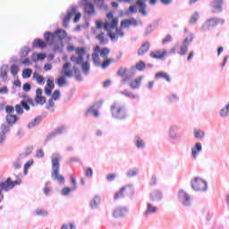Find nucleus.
<instances>
[{
  "mask_svg": "<svg viewBox=\"0 0 229 229\" xmlns=\"http://www.w3.org/2000/svg\"><path fill=\"white\" fill-rule=\"evenodd\" d=\"M129 212L130 209L128 208V207L119 206L113 210V217H114V219H124V217L128 216Z\"/></svg>",
  "mask_w": 229,
  "mask_h": 229,
  "instance_id": "obj_6",
  "label": "nucleus"
},
{
  "mask_svg": "<svg viewBox=\"0 0 229 229\" xmlns=\"http://www.w3.org/2000/svg\"><path fill=\"white\" fill-rule=\"evenodd\" d=\"M78 12V6L77 5H72L70 9H68L66 15L63 19V26L64 28H69V22L71 21V17L73 15V22H80V19H81V13Z\"/></svg>",
  "mask_w": 229,
  "mask_h": 229,
  "instance_id": "obj_1",
  "label": "nucleus"
},
{
  "mask_svg": "<svg viewBox=\"0 0 229 229\" xmlns=\"http://www.w3.org/2000/svg\"><path fill=\"white\" fill-rule=\"evenodd\" d=\"M52 160V180H58V153H54L51 156Z\"/></svg>",
  "mask_w": 229,
  "mask_h": 229,
  "instance_id": "obj_8",
  "label": "nucleus"
},
{
  "mask_svg": "<svg viewBox=\"0 0 229 229\" xmlns=\"http://www.w3.org/2000/svg\"><path fill=\"white\" fill-rule=\"evenodd\" d=\"M31 74H33V70L30 68L23 69L22 71V78L26 80L27 78H31Z\"/></svg>",
  "mask_w": 229,
  "mask_h": 229,
  "instance_id": "obj_40",
  "label": "nucleus"
},
{
  "mask_svg": "<svg viewBox=\"0 0 229 229\" xmlns=\"http://www.w3.org/2000/svg\"><path fill=\"white\" fill-rule=\"evenodd\" d=\"M94 3L98 8H105V0H94Z\"/></svg>",
  "mask_w": 229,
  "mask_h": 229,
  "instance_id": "obj_63",
  "label": "nucleus"
},
{
  "mask_svg": "<svg viewBox=\"0 0 229 229\" xmlns=\"http://www.w3.org/2000/svg\"><path fill=\"white\" fill-rule=\"evenodd\" d=\"M103 101L95 102L85 112V115H93L94 117H99V108H101Z\"/></svg>",
  "mask_w": 229,
  "mask_h": 229,
  "instance_id": "obj_7",
  "label": "nucleus"
},
{
  "mask_svg": "<svg viewBox=\"0 0 229 229\" xmlns=\"http://www.w3.org/2000/svg\"><path fill=\"white\" fill-rule=\"evenodd\" d=\"M193 135L198 140H203L205 139V131L202 130L194 129Z\"/></svg>",
  "mask_w": 229,
  "mask_h": 229,
  "instance_id": "obj_33",
  "label": "nucleus"
},
{
  "mask_svg": "<svg viewBox=\"0 0 229 229\" xmlns=\"http://www.w3.org/2000/svg\"><path fill=\"white\" fill-rule=\"evenodd\" d=\"M19 71H21V68H19V65L13 64L11 66V74H13V76H17V74H19Z\"/></svg>",
  "mask_w": 229,
  "mask_h": 229,
  "instance_id": "obj_47",
  "label": "nucleus"
},
{
  "mask_svg": "<svg viewBox=\"0 0 229 229\" xmlns=\"http://www.w3.org/2000/svg\"><path fill=\"white\" fill-rule=\"evenodd\" d=\"M228 113L229 111L224 106L222 109H220L219 115L222 117V119H226V117H228Z\"/></svg>",
  "mask_w": 229,
  "mask_h": 229,
  "instance_id": "obj_50",
  "label": "nucleus"
},
{
  "mask_svg": "<svg viewBox=\"0 0 229 229\" xmlns=\"http://www.w3.org/2000/svg\"><path fill=\"white\" fill-rule=\"evenodd\" d=\"M181 127L178 124H172L169 129L168 131L173 132V133H177L178 131H180Z\"/></svg>",
  "mask_w": 229,
  "mask_h": 229,
  "instance_id": "obj_48",
  "label": "nucleus"
},
{
  "mask_svg": "<svg viewBox=\"0 0 229 229\" xmlns=\"http://www.w3.org/2000/svg\"><path fill=\"white\" fill-rule=\"evenodd\" d=\"M144 79V76H140L136 78L132 82L130 83L131 89L133 90H136L137 89H140V84L142 83V80Z\"/></svg>",
  "mask_w": 229,
  "mask_h": 229,
  "instance_id": "obj_24",
  "label": "nucleus"
},
{
  "mask_svg": "<svg viewBox=\"0 0 229 229\" xmlns=\"http://www.w3.org/2000/svg\"><path fill=\"white\" fill-rule=\"evenodd\" d=\"M132 142L138 149H146V140H144V138L142 136L137 134L133 137Z\"/></svg>",
  "mask_w": 229,
  "mask_h": 229,
  "instance_id": "obj_12",
  "label": "nucleus"
},
{
  "mask_svg": "<svg viewBox=\"0 0 229 229\" xmlns=\"http://www.w3.org/2000/svg\"><path fill=\"white\" fill-rule=\"evenodd\" d=\"M71 40H72V38H71V36L67 35V31L59 29L58 30V42H61V44H64V42L65 44H69V42H71Z\"/></svg>",
  "mask_w": 229,
  "mask_h": 229,
  "instance_id": "obj_14",
  "label": "nucleus"
},
{
  "mask_svg": "<svg viewBox=\"0 0 229 229\" xmlns=\"http://www.w3.org/2000/svg\"><path fill=\"white\" fill-rule=\"evenodd\" d=\"M178 99H180V96H178V94L176 93H170L168 95V100L170 101V103H176Z\"/></svg>",
  "mask_w": 229,
  "mask_h": 229,
  "instance_id": "obj_44",
  "label": "nucleus"
},
{
  "mask_svg": "<svg viewBox=\"0 0 229 229\" xmlns=\"http://www.w3.org/2000/svg\"><path fill=\"white\" fill-rule=\"evenodd\" d=\"M33 165V160H29L25 165L23 168L24 174H28V170Z\"/></svg>",
  "mask_w": 229,
  "mask_h": 229,
  "instance_id": "obj_52",
  "label": "nucleus"
},
{
  "mask_svg": "<svg viewBox=\"0 0 229 229\" xmlns=\"http://www.w3.org/2000/svg\"><path fill=\"white\" fill-rule=\"evenodd\" d=\"M58 37V29H56L54 33L50 31H47L44 33L45 42L47 46H53L55 44V38Z\"/></svg>",
  "mask_w": 229,
  "mask_h": 229,
  "instance_id": "obj_11",
  "label": "nucleus"
},
{
  "mask_svg": "<svg viewBox=\"0 0 229 229\" xmlns=\"http://www.w3.org/2000/svg\"><path fill=\"white\" fill-rule=\"evenodd\" d=\"M218 24H225V19L212 17L208 19L200 27V31H210V30L216 29Z\"/></svg>",
  "mask_w": 229,
  "mask_h": 229,
  "instance_id": "obj_4",
  "label": "nucleus"
},
{
  "mask_svg": "<svg viewBox=\"0 0 229 229\" xmlns=\"http://www.w3.org/2000/svg\"><path fill=\"white\" fill-rule=\"evenodd\" d=\"M125 174L127 178H135V176H139V168L138 167L130 168Z\"/></svg>",
  "mask_w": 229,
  "mask_h": 229,
  "instance_id": "obj_29",
  "label": "nucleus"
},
{
  "mask_svg": "<svg viewBox=\"0 0 229 229\" xmlns=\"http://www.w3.org/2000/svg\"><path fill=\"white\" fill-rule=\"evenodd\" d=\"M149 42H145L141 45V47L138 49V55L139 56H144V55H146V53H148L149 51Z\"/></svg>",
  "mask_w": 229,
  "mask_h": 229,
  "instance_id": "obj_23",
  "label": "nucleus"
},
{
  "mask_svg": "<svg viewBox=\"0 0 229 229\" xmlns=\"http://www.w3.org/2000/svg\"><path fill=\"white\" fill-rule=\"evenodd\" d=\"M135 69L139 71L140 72H142L144 69H146V63L143 61H140L135 64Z\"/></svg>",
  "mask_w": 229,
  "mask_h": 229,
  "instance_id": "obj_42",
  "label": "nucleus"
},
{
  "mask_svg": "<svg viewBox=\"0 0 229 229\" xmlns=\"http://www.w3.org/2000/svg\"><path fill=\"white\" fill-rule=\"evenodd\" d=\"M0 189L2 190V192L12 191L13 189V181H12V178L8 177L4 182H1Z\"/></svg>",
  "mask_w": 229,
  "mask_h": 229,
  "instance_id": "obj_15",
  "label": "nucleus"
},
{
  "mask_svg": "<svg viewBox=\"0 0 229 229\" xmlns=\"http://www.w3.org/2000/svg\"><path fill=\"white\" fill-rule=\"evenodd\" d=\"M191 187L195 192H207L208 182L200 177H194L191 180Z\"/></svg>",
  "mask_w": 229,
  "mask_h": 229,
  "instance_id": "obj_2",
  "label": "nucleus"
},
{
  "mask_svg": "<svg viewBox=\"0 0 229 229\" xmlns=\"http://www.w3.org/2000/svg\"><path fill=\"white\" fill-rule=\"evenodd\" d=\"M158 182V179L157 178V175L153 174L151 175L149 185L150 187H155Z\"/></svg>",
  "mask_w": 229,
  "mask_h": 229,
  "instance_id": "obj_60",
  "label": "nucleus"
},
{
  "mask_svg": "<svg viewBox=\"0 0 229 229\" xmlns=\"http://www.w3.org/2000/svg\"><path fill=\"white\" fill-rule=\"evenodd\" d=\"M158 27V20H156L152 22V24H149L148 27L145 28V32L143 36L148 37V35H151L153 31H155V28Z\"/></svg>",
  "mask_w": 229,
  "mask_h": 229,
  "instance_id": "obj_18",
  "label": "nucleus"
},
{
  "mask_svg": "<svg viewBox=\"0 0 229 229\" xmlns=\"http://www.w3.org/2000/svg\"><path fill=\"white\" fill-rule=\"evenodd\" d=\"M36 216H39L41 217H47L48 216L47 211L44 209H38L35 211Z\"/></svg>",
  "mask_w": 229,
  "mask_h": 229,
  "instance_id": "obj_57",
  "label": "nucleus"
},
{
  "mask_svg": "<svg viewBox=\"0 0 229 229\" xmlns=\"http://www.w3.org/2000/svg\"><path fill=\"white\" fill-rule=\"evenodd\" d=\"M96 39L98 40L100 46H106L108 44V38L106 37L105 32L97 35Z\"/></svg>",
  "mask_w": 229,
  "mask_h": 229,
  "instance_id": "obj_26",
  "label": "nucleus"
},
{
  "mask_svg": "<svg viewBox=\"0 0 229 229\" xmlns=\"http://www.w3.org/2000/svg\"><path fill=\"white\" fill-rule=\"evenodd\" d=\"M33 47H37L38 49H46L47 47V43L41 38H36L32 43Z\"/></svg>",
  "mask_w": 229,
  "mask_h": 229,
  "instance_id": "obj_20",
  "label": "nucleus"
},
{
  "mask_svg": "<svg viewBox=\"0 0 229 229\" xmlns=\"http://www.w3.org/2000/svg\"><path fill=\"white\" fill-rule=\"evenodd\" d=\"M56 135H58V131H55L51 133H49L45 140V142H49V140H51L52 139H55V137H56Z\"/></svg>",
  "mask_w": 229,
  "mask_h": 229,
  "instance_id": "obj_53",
  "label": "nucleus"
},
{
  "mask_svg": "<svg viewBox=\"0 0 229 229\" xmlns=\"http://www.w3.org/2000/svg\"><path fill=\"white\" fill-rule=\"evenodd\" d=\"M108 55H110V48L105 47L100 52V56L102 58H105Z\"/></svg>",
  "mask_w": 229,
  "mask_h": 229,
  "instance_id": "obj_61",
  "label": "nucleus"
},
{
  "mask_svg": "<svg viewBox=\"0 0 229 229\" xmlns=\"http://www.w3.org/2000/svg\"><path fill=\"white\" fill-rule=\"evenodd\" d=\"M64 85H67V80L65 76H62L58 78V87H64Z\"/></svg>",
  "mask_w": 229,
  "mask_h": 229,
  "instance_id": "obj_58",
  "label": "nucleus"
},
{
  "mask_svg": "<svg viewBox=\"0 0 229 229\" xmlns=\"http://www.w3.org/2000/svg\"><path fill=\"white\" fill-rule=\"evenodd\" d=\"M35 101L38 105H44L46 103V97H35Z\"/></svg>",
  "mask_w": 229,
  "mask_h": 229,
  "instance_id": "obj_54",
  "label": "nucleus"
},
{
  "mask_svg": "<svg viewBox=\"0 0 229 229\" xmlns=\"http://www.w3.org/2000/svg\"><path fill=\"white\" fill-rule=\"evenodd\" d=\"M81 65V71L85 76L89 75L90 72V63L89 61H83Z\"/></svg>",
  "mask_w": 229,
  "mask_h": 229,
  "instance_id": "obj_30",
  "label": "nucleus"
},
{
  "mask_svg": "<svg viewBox=\"0 0 229 229\" xmlns=\"http://www.w3.org/2000/svg\"><path fill=\"white\" fill-rule=\"evenodd\" d=\"M118 25H119V18L114 17L113 18L111 23H109V28L110 30H115V28H117Z\"/></svg>",
  "mask_w": 229,
  "mask_h": 229,
  "instance_id": "obj_45",
  "label": "nucleus"
},
{
  "mask_svg": "<svg viewBox=\"0 0 229 229\" xmlns=\"http://www.w3.org/2000/svg\"><path fill=\"white\" fill-rule=\"evenodd\" d=\"M128 72V69L124 67H120L116 72L117 76H121V78H124V74Z\"/></svg>",
  "mask_w": 229,
  "mask_h": 229,
  "instance_id": "obj_51",
  "label": "nucleus"
},
{
  "mask_svg": "<svg viewBox=\"0 0 229 229\" xmlns=\"http://www.w3.org/2000/svg\"><path fill=\"white\" fill-rule=\"evenodd\" d=\"M30 51H31V49H30V47H23L20 51L21 57L26 58V56H28Z\"/></svg>",
  "mask_w": 229,
  "mask_h": 229,
  "instance_id": "obj_39",
  "label": "nucleus"
},
{
  "mask_svg": "<svg viewBox=\"0 0 229 229\" xmlns=\"http://www.w3.org/2000/svg\"><path fill=\"white\" fill-rule=\"evenodd\" d=\"M33 78L37 81L38 85H44V76L38 74V72H34Z\"/></svg>",
  "mask_w": 229,
  "mask_h": 229,
  "instance_id": "obj_43",
  "label": "nucleus"
},
{
  "mask_svg": "<svg viewBox=\"0 0 229 229\" xmlns=\"http://www.w3.org/2000/svg\"><path fill=\"white\" fill-rule=\"evenodd\" d=\"M192 40H194V38L192 36H190V38H184L182 44L180 47V51L178 52V55H180L181 56H185V55H187V52L189 51V46H191Z\"/></svg>",
  "mask_w": 229,
  "mask_h": 229,
  "instance_id": "obj_10",
  "label": "nucleus"
},
{
  "mask_svg": "<svg viewBox=\"0 0 229 229\" xmlns=\"http://www.w3.org/2000/svg\"><path fill=\"white\" fill-rule=\"evenodd\" d=\"M199 19V14L198 12L194 13L192 16L191 17L189 22L190 24H196V21Z\"/></svg>",
  "mask_w": 229,
  "mask_h": 229,
  "instance_id": "obj_49",
  "label": "nucleus"
},
{
  "mask_svg": "<svg viewBox=\"0 0 229 229\" xmlns=\"http://www.w3.org/2000/svg\"><path fill=\"white\" fill-rule=\"evenodd\" d=\"M79 4L80 6H84V12L88 13V15H94V13H96L94 4L89 2V0H81Z\"/></svg>",
  "mask_w": 229,
  "mask_h": 229,
  "instance_id": "obj_9",
  "label": "nucleus"
},
{
  "mask_svg": "<svg viewBox=\"0 0 229 229\" xmlns=\"http://www.w3.org/2000/svg\"><path fill=\"white\" fill-rule=\"evenodd\" d=\"M168 137H169L170 140H181V139H182V136H180V134H178V132L168 131Z\"/></svg>",
  "mask_w": 229,
  "mask_h": 229,
  "instance_id": "obj_41",
  "label": "nucleus"
},
{
  "mask_svg": "<svg viewBox=\"0 0 229 229\" xmlns=\"http://www.w3.org/2000/svg\"><path fill=\"white\" fill-rule=\"evenodd\" d=\"M43 192L45 196H51V192H53V190L51 189V182H46Z\"/></svg>",
  "mask_w": 229,
  "mask_h": 229,
  "instance_id": "obj_35",
  "label": "nucleus"
},
{
  "mask_svg": "<svg viewBox=\"0 0 229 229\" xmlns=\"http://www.w3.org/2000/svg\"><path fill=\"white\" fill-rule=\"evenodd\" d=\"M178 198L181 201H190L191 195H189V193L185 192V191L180 190L178 192Z\"/></svg>",
  "mask_w": 229,
  "mask_h": 229,
  "instance_id": "obj_28",
  "label": "nucleus"
},
{
  "mask_svg": "<svg viewBox=\"0 0 229 229\" xmlns=\"http://www.w3.org/2000/svg\"><path fill=\"white\" fill-rule=\"evenodd\" d=\"M136 4L140 8L139 13H141L143 17H146V15H148V12L146 11V2H143L142 0H137Z\"/></svg>",
  "mask_w": 229,
  "mask_h": 229,
  "instance_id": "obj_22",
  "label": "nucleus"
},
{
  "mask_svg": "<svg viewBox=\"0 0 229 229\" xmlns=\"http://www.w3.org/2000/svg\"><path fill=\"white\" fill-rule=\"evenodd\" d=\"M58 99V89H55L53 93L52 98L48 100V105L49 106H47V109H49V107H53L55 106V101H56Z\"/></svg>",
  "mask_w": 229,
  "mask_h": 229,
  "instance_id": "obj_34",
  "label": "nucleus"
},
{
  "mask_svg": "<svg viewBox=\"0 0 229 229\" xmlns=\"http://www.w3.org/2000/svg\"><path fill=\"white\" fill-rule=\"evenodd\" d=\"M157 207L153 206V204L148 202L147 203V209L145 210V212H143V216H145V217H148V216H151V214H155L157 213Z\"/></svg>",
  "mask_w": 229,
  "mask_h": 229,
  "instance_id": "obj_21",
  "label": "nucleus"
},
{
  "mask_svg": "<svg viewBox=\"0 0 229 229\" xmlns=\"http://www.w3.org/2000/svg\"><path fill=\"white\" fill-rule=\"evenodd\" d=\"M99 205H101V202H99V201H90L89 202V207L92 210L98 208L99 207Z\"/></svg>",
  "mask_w": 229,
  "mask_h": 229,
  "instance_id": "obj_62",
  "label": "nucleus"
},
{
  "mask_svg": "<svg viewBox=\"0 0 229 229\" xmlns=\"http://www.w3.org/2000/svg\"><path fill=\"white\" fill-rule=\"evenodd\" d=\"M17 115L15 114H7L6 115V122L8 124H15L17 123Z\"/></svg>",
  "mask_w": 229,
  "mask_h": 229,
  "instance_id": "obj_38",
  "label": "nucleus"
},
{
  "mask_svg": "<svg viewBox=\"0 0 229 229\" xmlns=\"http://www.w3.org/2000/svg\"><path fill=\"white\" fill-rule=\"evenodd\" d=\"M135 195V187L133 184H127L120 189L118 192L114 194V199H119L121 198H131Z\"/></svg>",
  "mask_w": 229,
  "mask_h": 229,
  "instance_id": "obj_5",
  "label": "nucleus"
},
{
  "mask_svg": "<svg viewBox=\"0 0 229 229\" xmlns=\"http://www.w3.org/2000/svg\"><path fill=\"white\" fill-rule=\"evenodd\" d=\"M76 191V187H64L61 191L63 196H69L71 192H74Z\"/></svg>",
  "mask_w": 229,
  "mask_h": 229,
  "instance_id": "obj_37",
  "label": "nucleus"
},
{
  "mask_svg": "<svg viewBox=\"0 0 229 229\" xmlns=\"http://www.w3.org/2000/svg\"><path fill=\"white\" fill-rule=\"evenodd\" d=\"M223 0H214L211 3L212 8H214V13H221L223 12Z\"/></svg>",
  "mask_w": 229,
  "mask_h": 229,
  "instance_id": "obj_17",
  "label": "nucleus"
},
{
  "mask_svg": "<svg viewBox=\"0 0 229 229\" xmlns=\"http://www.w3.org/2000/svg\"><path fill=\"white\" fill-rule=\"evenodd\" d=\"M111 114L113 119H116L117 121H124L128 117L126 107L123 106H116L115 104L111 106Z\"/></svg>",
  "mask_w": 229,
  "mask_h": 229,
  "instance_id": "obj_3",
  "label": "nucleus"
},
{
  "mask_svg": "<svg viewBox=\"0 0 229 229\" xmlns=\"http://www.w3.org/2000/svg\"><path fill=\"white\" fill-rule=\"evenodd\" d=\"M120 94H122L123 96H125L126 98H130L131 99L137 98L135 94H133L132 92L128 91V90L121 91Z\"/></svg>",
  "mask_w": 229,
  "mask_h": 229,
  "instance_id": "obj_46",
  "label": "nucleus"
},
{
  "mask_svg": "<svg viewBox=\"0 0 229 229\" xmlns=\"http://www.w3.org/2000/svg\"><path fill=\"white\" fill-rule=\"evenodd\" d=\"M86 174L87 178H92V176L94 174V171L92 170V168L88 167L86 169V174Z\"/></svg>",
  "mask_w": 229,
  "mask_h": 229,
  "instance_id": "obj_64",
  "label": "nucleus"
},
{
  "mask_svg": "<svg viewBox=\"0 0 229 229\" xmlns=\"http://www.w3.org/2000/svg\"><path fill=\"white\" fill-rule=\"evenodd\" d=\"M70 60L72 64H75L76 65H81L82 62H85V57L81 55H72Z\"/></svg>",
  "mask_w": 229,
  "mask_h": 229,
  "instance_id": "obj_31",
  "label": "nucleus"
},
{
  "mask_svg": "<svg viewBox=\"0 0 229 229\" xmlns=\"http://www.w3.org/2000/svg\"><path fill=\"white\" fill-rule=\"evenodd\" d=\"M21 157H18L13 164L14 169H21L22 167V163L21 162Z\"/></svg>",
  "mask_w": 229,
  "mask_h": 229,
  "instance_id": "obj_56",
  "label": "nucleus"
},
{
  "mask_svg": "<svg viewBox=\"0 0 229 229\" xmlns=\"http://www.w3.org/2000/svg\"><path fill=\"white\" fill-rule=\"evenodd\" d=\"M150 199L152 201H160L162 200V191L156 190L150 193Z\"/></svg>",
  "mask_w": 229,
  "mask_h": 229,
  "instance_id": "obj_27",
  "label": "nucleus"
},
{
  "mask_svg": "<svg viewBox=\"0 0 229 229\" xmlns=\"http://www.w3.org/2000/svg\"><path fill=\"white\" fill-rule=\"evenodd\" d=\"M203 151V145L201 142H197L195 145L191 148V158L193 160H198V157H199V153Z\"/></svg>",
  "mask_w": 229,
  "mask_h": 229,
  "instance_id": "obj_13",
  "label": "nucleus"
},
{
  "mask_svg": "<svg viewBox=\"0 0 229 229\" xmlns=\"http://www.w3.org/2000/svg\"><path fill=\"white\" fill-rule=\"evenodd\" d=\"M92 60H93L94 65H96L97 67L101 66V61H100L99 54L93 53L92 54Z\"/></svg>",
  "mask_w": 229,
  "mask_h": 229,
  "instance_id": "obj_36",
  "label": "nucleus"
},
{
  "mask_svg": "<svg viewBox=\"0 0 229 229\" xmlns=\"http://www.w3.org/2000/svg\"><path fill=\"white\" fill-rule=\"evenodd\" d=\"M87 52L85 51V49L83 47H78L76 49V55H78V56H82L83 58H85V54Z\"/></svg>",
  "mask_w": 229,
  "mask_h": 229,
  "instance_id": "obj_59",
  "label": "nucleus"
},
{
  "mask_svg": "<svg viewBox=\"0 0 229 229\" xmlns=\"http://www.w3.org/2000/svg\"><path fill=\"white\" fill-rule=\"evenodd\" d=\"M42 123V116H37L34 120H32L28 124V129L31 130V128H35V126H38Z\"/></svg>",
  "mask_w": 229,
  "mask_h": 229,
  "instance_id": "obj_32",
  "label": "nucleus"
},
{
  "mask_svg": "<svg viewBox=\"0 0 229 229\" xmlns=\"http://www.w3.org/2000/svg\"><path fill=\"white\" fill-rule=\"evenodd\" d=\"M8 131H10V126H8L7 124H2L0 133H2V135H6Z\"/></svg>",
  "mask_w": 229,
  "mask_h": 229,
  "instance_id": "obj_55",
  "label": "nucleus"
},
{
  "mask_svg": "<svg viewBox=\"0 0 229 229\" xmlns=\"http://www.w3.org/2000/svg\"><path fill=\"white\" fill-rule=\"evenodd\" d=\"M160 78H163L167 83H171V76L167 74L165 72H159L155 74V79L156 80H160Z\"/></svg>",
  "mask_w": 229,
  "mask_h": 229,
  "instance_id": "obj_25",
  "label": "nucleus"
},
{
  "mask_svg": "<svg viewBox=\"0 0 229 229\" xmlns=\"http://www.w3.org/2000/svg\"><path fill=\"white\" fill-rule=\"evenodd\" d=\"M53 89H55V81L51 79H48L45 87L46 96H51V94L53 93Z\"/></svg>",
  "mask_w": 229,
  "mask_h": 229,
  "instance_id": "obj_19",
  "label": "nucleus"
},
{
  "mask_svg": "<svg viewBox=\"0 0 229 229\" xmlns=\"http://www.w3.org/2000/svg\"><path fill=\"white\" fill-rule=\"evenodd\" d=\"M151 58H155L156 60H164L165 56H167V50L164 49L163 51L157 50L156 52H150Z\"/></svg>",
  "mask_w": 229,
  "mask_h": 229,
  "instance_id": "obj_16",
  "label": "nucleus"
}]
</instances>
